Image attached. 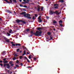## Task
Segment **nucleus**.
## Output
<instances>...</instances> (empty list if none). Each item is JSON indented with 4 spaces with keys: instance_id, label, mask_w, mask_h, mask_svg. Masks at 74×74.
<instances>
[{
    "instance_id": "39448f33",
    "label": "nucleus",
    "mask_w": 74,
    "mask_h": 74,
    "mask_svg": "<svg viewBox=\"0 0 74 74\" xmlns=\"http://www.w3.org/2000/svg\"><path fill=\"white\" fill-rule=\"evenodd\" d=\"M54 6H55L54 8L55 9H57L58 8V7H59V5L58 4H54Z\"/></svg>"
},
{
    "instance_id": "9b49d317",
    "label": "nucleus",
    "mask_w": 74,
    "mask_h": 74,
    "mask_svg": "<svg viewBox=\"0 0 74 74\" xmlns=\"http://www.w3.org/2000/svg\"><path fill=\"white\" fill-rule=\"evenodd\" d=\"M37 29L39 31L40 30H42L43 29V28H42L40 27H38L37 28Z\"/></svg>"
},
{
    "instance_id": "ddd939ff",
    "label": "nucleus",
    "mask_w": 74,
    "mask_h": 74,
    "mask_svg": "<svg viewBox=\"0 0 74 74\" xmlns=\"http://www.w3.org/2000/svg\"><path fill=\"white\" fill-rule=\"evenodd\" d=\"M21 44L20 43H16V47H17L18 46H20Z\"/></svg>"
},
{
    "instance_id": "c756f323",
    "label": "nucleus",
    "mask_w": 74,
    "mask_h": 74,
    "mask_svg": "<svg viewBox=\"0 0 74 74\" xmlns=\"http://www.w3.org/2000/svg\"><path fill=\"white\" fill-rule=\"evenodd\" d=\"M13 1L14 3H16L17 1L16 0H13Z\"/></svg>"
},
{
    "instance_id": "f3484780",
    "label": "nucleus",
    "mask_w": 74,
    "mask_h": 74,
    "mask_svg": "<svg viewBox=\"0 0 74 74\" xmlns=\"http://www.w3.org/2000/svg\"><path fill=\"white\" fill-rule=\"evenodd\" d=\"M5 51H2V52L1 53V55H5Z\"/></svg>"
},
{
    "instance_id": "4468645a",
    "label": "nucleus",
    "mask_w": 74,
    "mask_h": 74,
    "mask_svg": "<svg viewBox=\"0 0 74 74\" xmlns=\"http://www.w3.org/2000/svg\"><path fill=\"white\" fill-rule=\"evenodd\" d=\"M30 29H25V31H24V32H28L29 31Z\"/></svg>"
},
{
    "instance_id": "a211bd4d",
    "label": "nucleus",
    "mask_w": 74,
    "mask_h": 74,
    "mask_svg": "<svg viewBox=\"0 0 74 74\" xmlns=\"http://www.w3.org/2000/svg\"><path fill=\"white\" fill-rule=\"evenodd\" d=\"M23 54L22 55V56H23L25 55V54H26L25 53V51L24 50V52H23Z\"/></svg>"
},
{
    "instance_id": "473e14b6",
    "label": "nucleus",
    "mask_w": 74,
    "mask_h": 74,
    "mask_svg": "<svg viewBox=\"0 0 74 74\" xmlns=\"http://www.w3.org/2000/svg\"><path fill=\"white\" fill-rule=\"evenodd\" d=\"M20 51V49H17V52H19V51Z\"/></svg>"
},
{
    "instance_id": "a18cd8bd",
    "label": "nucleus",
    "mask_w": 74,
    "mask_h": 74,
    "mask_svg": "<svg viewBox=\"0 0 74 74\" xmlns=\"http://www.w3.org/2000/svg\"><path fill=\"white\" fill-rule=\"evenodd\" d=\"M59 22L60 23H62V21L61 20H60V21H59Z\"/></svg>"
},
{
    "instance_id": "4d7b16f0",
    "label": "nucleus",
    "mask_w": 74,
    "mask_h": 74,
    "mask_svg": "<svg viewBox=\"0 0 74 74\" xmlns=\"http://www.w3.org/2000/svg\"><path fill=\"white\" fill-rule=\"evenodd\" d=\"M60 26H61L62 27H63V25H62V24H60Z\"/></svg>"
},
{
    "instance_id": "603ef678",
    "label": "nucleus",
    "mask_w": 74,
    "mask_h": 74,
    "mask_svg": "<svg viewBox=\"0 0 74 74\" xmlns=\"http://www.w3.org/2000/svg\"><path fill=\"white\" fill-rule=\"evenodd\" d=\"M24 58H25L26 60L28 59L26 57H24Z\"/></svg>"
},
{
    "instance_id": "680f3d73",
    "label": "nucleus",
    "mask_w": 74,
    "mask_h": 74,
    "mask_svg": "<svg viewBox=\"0 0 74 74\" xmlns=\"http://www.w3.org/2000/svg\"><path fill=\"white\" fill-rule=\"evenodd\" d=\"M23 1L26 2V0H23Z\"/></svg>"
},
{
    "instance_id": "cd10ccee",
    "label": "nucleus",
    "mask_w": 74,
    "mask_h": 74,
    "mask_svg": "<svg viewBox=\"0 0 74 74\" xmlns=\"http://www.w3.org/2000/svg\"><path fill=\"white\" fill-rule=\"evenodd\" d=\"M23 58V56H20L19 57V59H22Z\"/></svg>"
},
{
    "instance_id": "393cba45",
    "label": "nucleus",
    "mask_w": 74,
    "mask_h": 74,
    "mask_svg": "<svg viewBox=\"0 0 74 74\" xmlns=\"http://www.w3.org/2000/svg\"><path fill=\"white\" fill-rule=\"evenodd\" d=\"M16 60V57H14L13 58H12V60Z\"/></svg>"
},
{
    "instance_id": "a878e982",
    "label": "nucleus",
    "mask_w": 74,
    "mask_h": 74,
    "mask_svg": "<svg viewBox=\"0 0 74 74\" xmlns=\"http://www.w3.org/2000/svg\"><path fill=\"white\" fill-rule=\"evenodd\" d=\"M9 63L10 64H12V61H10Z\"/></svg>"
},
{
    "instance_id": "7c9ffc66",
    "label": "nucleus",
    "mask_w": 74,
    "mask_h": 74,
    "mask_svg": "<svg viewBox=\"0 0 74 74\" xmlns=\"http://www.w3.org/2000/svg\"><path fill=\"white\" fill-rule=\"evenodd\" d=\"M41 11H43V8L42 7L41 8Z\"/></svg>"
},
{
    "instance_id": "20e7f679",
    "label": "nucleus",
    "mask_w": 74,
    "mask_h": 74,
    "mask_svg": "<svg viewBox=\"0 0 74 74\" xmlns=\"http://www.w3.org/2000/svg\"><path fill=\"white\" fill-rule=\"evenodd\" d=\"M26 12H22V13H19V14H24V16H25V17H27L28 16L27 15V14H26Z\"/></svg>"
},
{
    "instance_id": "f03ea898",
    "label": "nucleus",
    "mask_w": 74,
    "mask_h": 74,
    "mask_svg": "<svg viewBox=\"0 0 74 74\" xmlns=\"http://www.w3.org/2000/svg\"><path fill=\"white\" fill-rule=\"evenodd\" d=\"M6 66H7L6 67L8 69H10V68L11 67L9 65V63L3 64V66L4 67Z\"/></svg>"
},
{
    "instance_id": "49530a36",
    "label": "nucleus",
    "mask_w": 74,
    "mask_h": 74,
    "mask_svg": "<svg viewBox=\"0 0 74 74\" xmlns=\"http://www.w3.org/2000/svg\"><path fill=\"white\" fill-rule=\"evenodd\" d=\"M16 67H19V65H16Z\"/></svg>"
},
{
    "instance_id": "1a4fd4ad",
    "label": "nucleus",
    "mask_w": 74,
    "mask_h": 74,
    "mask_svg": "<svg viewBox=\"0 0 74 74\" xmlns=\"http://www.w3.org/2000/svg\"><path fill=\"white\" fill-rule=\"evenodd\" d=\"M10 2L8 1V2H6V3H9V4H14V3H12V0H10Z\"/></svg>"
},
{
    "instance_id": "864d4df0",
    "label": "nucleus",
    "mask_w": 74,
    "mask_h": 74,
    "mask_svg": "<svg viewBox=\"0 0 74 74\" xmlns=\"http://www.w3.org/2000/svg\"><path fill=\"white\" fill-rule=\"evenodd\" d=\"M27 62H30L29 61V60H28V59H27Z\"/></svg>"
},
{
    "instance_id": "c9c22d12",
    "label": "nucleus",
    "mask_w": 74,
    "mask_h": 74,
    "mask_svg": "<svg viewBox=\"0 0 74 74\" xmlns=\"http://www.w3.org/2000/svg\"><path fill=\"white\" fill-rule=\"evenodd\" d=\"M8 0H4V1L6 2L9 3V1H8Z\"/></svg>"
},
{
    "instance_id": "f704fd0d",
    "label": "nucleus",
    "mask_w": 74,
    "mask_h": 74,
    "mask_svg": "<svg viewBox=\"0 0 74 74\" xmlns=\"http://www.w3.org/2000/svg\"><path fill=\"white\" fill-rule=\"evenodd\" d=\"M34 60L35 61H36V58L35 57L34 58Z\"/></svg>"
},
{
    "instance_id": "13d9d810",
    "label": "nucleus",
    "mask_w": 74,
    "mask_h": 74,
    "mask_svg": "<svg viewBox=\"0 0 74 74\" xmlns=\"http://www.w3.org/2000/svg\"><path fill=\"white\" fill-rule=\"evenodd\" d=\"M11 43L12 44H13L14 43V42H11Z\"/></svg>"
},
{
    "instance_id": "69168bd1",
    "label": "nucleus",
    "mask_w": 74,
    "mask_h": 74,
    "mask_svg": "<svg viewBox=\"0 0 74 74\" xmlns=\"http://www.w3.org/2000/svg\"><path fill=\"white\" fill-rule=\"evenodd\" d=\"M47 38V39H48V40L49 39V38Z\"/></svg>"
},
{
    "instance_id": "e2e57ef3",
    "label": "nucleus",
    "mask_w": 74,
    "mask_h": 74,
    "mask_svg": "<svg viewBox=\"0 0 74 74\" xmlns=\"http://www.w3.org/2000/svg\"><path fill=\"white\" fill-rule=\"evenodd\" d=\"M53 30H54V31H55L56 29L55 28H53Z\"/></svg>"
},
{
    "instance_id": "412c9836",
    "label": "nucleus",
    "mask_w": 74,
    "mask_h": 74,
    "mask_svg": "<svg viewBox=\"0 0 74 74\" xmlns=\"http://www.w3.org/2000/svg\"><path fill=\"white\" fill-rule=\"evenodd\" d=\"M14 55V57H18V56L17 55V53H14V54H13Z\"/></svg>"
},
{
    "instance_id": "f8f14e48",
    "label": "nucleus",
    "mask_w": 74,
    "mask_h": 74,
    "mask_svg": "<svg viewBox=\"0 0 74 74\" xmlns=\"http://www.w3.org/2000/svg\"><path fill=\"white\" fill-rule=\"evenodd\" d=\"M3 62L4 64L7 63H8V61L7 60L3 61Z\"/></svg>"
},
{
    "instance_id": "79ce46f5",
    "label": "nucleus",
    "mask_w": 74,
    "mask_h": 74,
    "mask_svg": "<svg viewBox=\"0 0 74 74\" xmlns=\"http://www.w3.org/2000/svg\"><path fill=\"white\" fill-rule=\"evenodd\" d=\"M34 15H35V17H37L38 16V15L37 14H35Z\"/></svg>"
},
{
    "instance_id": "3c124183",
    "label": "nucleus",
    "mask_w": 74,
    "mask_h": 74,
    "mask_svg": "<svg viewBox=\"0 0 74 74\" xmlns=\"http://www.w3.org/2000/svg\"><path fill=\"white\" fill-rule=\"evenodd\" d=\"M18 62H19V60H16V63H18Z\"/></svg>"
},
{
    "instance_id": "72a5a7b5",
    "label": "nucleus",
    "mask_w": 74,
    "mask_h": 74,
    "mask_svg": "<svg viewBox=\"0 0 74 74\" xmlns=\"http://www.w3.org/2000/svg\"><path fill=\"white\" fill-rule=\"evenodd\" d=\"M7 34L8 35V36H10V34L9 33H7Z\"/></svg>"
},
{
    "instance_id": "6ab92c4d",
    "label": "nucleus",
    "mask_w": 74,
    "mask_h": 74,
    "mask_svg": "<svg viewBox=\"0 0 74 74\" xmlns=\"http://www.w3.org/2000/svg\"><path fill=\"white\" fill-rule=\"evenodd\" d=\"M50 39H49V41H50L53 39V37L52 36H50Z\"/></svg>"
},
{
    "instance_id": "423d86ee",
    "label": "nucleus",
    "mask_w": 74,
    "mask_h": 74,
    "mask_svg": "<svg viewBox=\"0 0 74 74\" xmlns=\"http://www.w3.org/2000/svg\"><path fill=\"white\" fill-rule=\"evenodd\" d=\"M41 16H40L38 17V19L39 20L38 21V22H39V23H41L42 22V21L41 18Z\"/></svg>"
},
{
    "instance_id": "338daca9",
    "label": "nucleus",
    "mask_w": 74,
    "mask_h": 74,
    "mask_svg": "<svg viewBox=\"0 0 74 74\" xmlns=\"http://www.w3.org/2000/svg\"><path fill=\"white\" fill-rule=\"evenodd\" d=\"M27 54H29V52H27Z\"/></svg>"
},
{
    "instance_id": "0eeeda50",
    "label": "nucleus",
    "mask_w": 74,
    "mask_h": 74,
    "mask_svg": "<svg viewBox=\"0 0 74 74\" xmlns=\"http://www.w3.org/2000/svg\"><path fill=\"white\" fill-rule=\"evenodd\" d=\"M28 3H29V1H26L25 2H21V3H22L23 5H25L26 4H28Z\"/></svg>"
},
{
    "instance_id": "ea45409f",
    "label": "nucleus",
    "mask_w": 74,
    "mask_h": 74,
    "mask_svg": "<svg viewBox=\"0 0 74 74\" xmlns=\"http://www.w3.org/2000/svg\"><path fill=\"white\" fill-rule=\"evenodd\" d=\"M19 65H21V66H23V64L22 63H21L20 64H19Z\"/></svg>"
},
{
    "instance_id": "dca6fc26",
    "label": "nucleus",
    "mask_w": 74,
    "mask_h": 74,
    "mask_svg": "<svg viewBox=\"0 0 74 74\" xmlns=\"http://www.w3.org/2000/svg\"><path fill=\"white\" fill-rule=\"evenodd\" d=\"M6 12L9 13H12V12L10 11V10H6Z\"/></svg>"
},
{
    "instance_id": "58836bf2",
    "label": "nucleus",
    "mask_w": 74,
    "mask_h": 74,
    "mask_svg": "<svg viewBox=\"0 0 74 74\" xmlns=\"http://www.w3.org/2000/svg\"><path fill=\"white\" fill-rule=\"evenodd\" d=\"M28 58H29V59H31V56H30V55L29 56H28Z\"/></svg>"
},
{
    "instance_id": "6e6552de",
    "label": "nucleus",
    "mask_w": 74,
    "mask_h": 74,
    "mask_svg": "<svg viewBox=\"0 0 74 74\" xmlns=\"http://www.w3.org/2000/svg\"><path fill=\"white\" fill-rule=\"evenodd\" d=\"M4 40H5V41L6 42H10V41L9 39L7 38H4Z\"/></svg>"
},
{
    "instance_id": "8fccbe9b",
    "label": "nucleus",
    "mask_w": 74,
    "mask_h": 74,
    "mask_svg": "<svg viewBox=\"0 0 74 74\" xmlns=\"http://www.w3.org/2000/svg\"><path fill=\"white\" fill-rule=\"evenodd\" d=\"M27 68H31V67L30 66H28V67H27Z\"/></svg>"
},
{
    "instance_id": "5701e85b",
    "label": "nucleus",
    "mask_w": 74,
    "mask_h": 74,
    "mask_svg": "<svg viewBox=\"0 0 74 74\" xmlns=\"http://www.w3.org/2000/svg\"><path fill=\"white\" fill-rule=\"evenodd\" d=\"M53 23L55 24V23H56L57 22L55 20H54V21H53Z\"/></svg>"
},
{
    "instance_id": "f257e3e1",
    "label": "nucleus",
    "mask_w": 74,
    "mask_h": 74,
    "mask_svg": "<svg viewBox=\"0 0 74 74\" xmlns=\"http://www.w3.org/2000/svg\"><path fill=\"white\" fill-rule=\"evenodd\" d=\"M42 31L39 30V31H36V32L34 33L33 31H31L30 32L31 35H29L28 37H32V36L34 35L35 36H41V34H42Z\"/></svg>"
},
{
    "instance_id": "2eb2a0df",
    "label": "nucleus",
    "mask_w": 74,
    "mask_h": 74,
    "mask_svg": "<svg viewBox=\"0 0 74 74\" xmlns=\"http://www.w3.org/2000/svg\"><path fill=\"white\" fill-rule=\"evenodd\" d=\"M25 9H21V11L22 12H24V11H26L27 10Z\"/></svg>"
},
{
    "instance_id": "774afa93",
    "label": "nucleus",
    "mask_w": 74,
    "mask_h": 74,
    "mask_svg": "<svg viewBox=\"0 0 74 74\" xmlns=\"http://www.w3.org/2000/svg\"><path fill=\"white\" fill-rule=\"evenodd\" d=\"M55 12H56V13H57L58 12V11H56Z\"/></svg>"
},
{
    "instance_id": "6e6d98bb",
    "label": "nucleus",
    "mask_w": 74,
    "mask_h": 74,
    "mask_svg": "<svg viewBox=\"0 0 74 74\" xmlns=\"http://www.w3.org/2000/svg\"><path fill=\"white\" fill-rule=\"evenodd\" d=\"M0 65L1 66H2L3 65V64H0Z\"/></svg>"
},
{
    "instance_id": "c03bdc74",
    "label": "nucleus",
    "mask_w": 74,
    "mask_h": 74,
    "mask_svg": "<svg viewBox=\"0 0 74 74\" xmlns=\"http://www.w3.org/2000/svg\"><path fill=\"white\" fill-rule=\"evenodd\" d=\"M27 15H28V16H31V15L30 14H27Z\"/></svg>"
},
{
    "instance_id": "2f4dec72",
    "label": "nucleus",
    "mask_w": 74,
    "mask_h": 74,
    "mask_svg": "<svg viewBox=\"0 0 74 74\" xmlns=\"http://www.w3.org/2000/svg\"><path fill=\"white\" fill-rule=\"evenodd\" d=\"M16 45H15V44H12V46H14V47H15V46H15Z\"/></svg>"
},
{
    "instance_id": "aec40b11",
    "label": "nucleus",
    "mask_w": 74,
    "mask_h": 74,
    "mask_svg": "<svg viewBox=\"0 0 74 74\" xmlns=\"http://www.w3.org/2000/svg\"><path fill=\"white\" fill-rule=\"evenodd\" d=\"M40 7H38V8H37V11H38V12H39L40 11Z\"/></svg>"
},
{
    "instance_id": "09e8293b",
    "label": "nucleus",
    "mask_w": 74,
    "mask_h": 74,
    "mask_svg": "<svg viewBox=\"0 0 74 74\" xmlns=\"http://www.w3.org/2000/svg\"><path fill=\"white\" fill-rule=\"evenodd\" d=\"M9 33L12 34L13 33H12V31H9Z\"/></svg>"
},
{
    "instance_id": "4be33fe9",
    "label": "nucleus",
    "mask_w": 74,
    "mask_h": 74,
    "mask_svg": "<svg viewBox=\"0 0 74 74\" xmlns=\"http://www.w3.org/2000/svg\"><path fill=\"white\" fill-rule=\"evenodd\" d=\"M59 1H60V2L62 3L64 2V0H59Z\"/></svg>"
},
{
    "instance_id": "e433bc0d",
    "label": "nucleus",
    "mask_w": 74,
    "mask_h": 74,
    "mask_svg": "<svg viewBox=\"0 0 74 74\" xmlns=\"http://www.w3.org/2000/svg\"><path fill=\"white\" fill-rule=\"evenodd\" d=\"M32 19H34V20H35V19H36V18H35V17H34V16H33Z\"/></svg>"
},
{
    "instance_id": "4c0bfd02",
    "label": "nucleus",
    "mask_w": 74,
    "mask_h": 74,
    "mask_svg": "<svg viewBox=\"0 0 74 74\" xmlns=\"http://www.w3.org/2000/svg\"><path fill=\"white\" fill-rule=\"evenodd\" d=\"M49 17H48V16H46V18L47 19H49Z\"/></svg>"
},
{
    "instance_id": "de8ad7c7",
    "label": "nucleus",
    "mask_w": 74,
    "mask_h": 74,
    "mask_svg": "<svg viewBox=\"0 0 74 74\" xmlns=\"http://www.w3.org/2000/svg\"><path fill=\"white\" fill-rule=\"evenodd\" d=\"M6 60V58H5L3 59V61H5Z\"/></svg>"
},
{
    "instance_id": "0e129e2a",
    "label": "nucleus",
    "mask_w": 74,
    "mask_h": 74,
    "mask_svg": "<svg viewBox=\"0 0 74 74\" xmlns=\"http://www.w3.org/2000/svg\"><path fill=\"white\" fill-rule=\"evenodd\" d=\"M22 8H18V9L19 10H22Z\"/></svg>"
},
{
    "instance_id": "c85d7f7f",
    "label": "nucleus",
    "mask_w": 74,
    "mask_h": 74,
    "mask_svg": "<svg viewBox=\"0 0 74 74\" xmlns=\"http://www.w3.org/2000/svg\"><path fill=\"white\" fill-rule=\"evenodd\" d=\"M23 7L25 8H27V6L25 5H23Z\"/></svg>"
},
{
    "instance_id": "052dcab7",
    "label": "nucleus",
    "mask_w": 74,
    "mask_h": 74,
    "mask_svg": "<svg viewBox=\"0 0 74 74\" xmlns=\"http://www.w3.org/2000/svg\"><path fill=\"white\" fill-rule=\"evenodd\" d=\"M19 52L20 53H22V50H20L19 51Z\"/></svg>"
},
{
    "instance_id": "b1692460",
    "label": "nucleus",
    "mask_w": 74,
    "mask_h": 74,
    "mask_svg": "<svg viewBox=\"0 0 74 74\" xmlns=\"http://www.w3.org/2000/svg\"><path fill=\"white\" fill-rule=\"evenodd\" d=\"M31 17H30L29 16H28V17H27V19H31L32 18Z\"/></svg>"
},
{
    "instance_id": "bf43d9fd",
    "label": "nucleus",
    "mask_w": 74,
    "mask_h": 74,
    "mask_svg": "<svg viewBox=\"0 0 74 74\" xmlns=\"http://www.w3.org/2000/svg\"><path fill=\"white\" fill-rule=\"evenodd\" d=\"M3 62V61H1L0 60V63H2Z\"/></svg>"
},
{
    "instance_id": "a19ab883",
    "label": "nucleus",
    "mask_w": 74,
    "mask_h": 74,
    "mask_svg": "<svg viewBox=\"0 0 74 74\" xmlns=\"http://www.w3.org/2000/svg\"><path fill=\"white\" fill-rule=\"evenodd\" d=\"M42 13H40L39 14V15L42 16Z\"/></svg>"
},
{
    "instance_id": "bb28decb",
    "label": "nucleus",
    "mask_w": 74,
    "mask_h": 74,
    "mask_svg": "<svg viewBox=\"0 0 74 74\" xmlns=\"http://www.w3.org/2000/svg\"><path fill=\"white\" fill-rule=\"evenodd\" d=\"M51 34V33L50 32H48V33H47V34L48 35H50Z\"/></svg>"
},
{
    "instance_id": "7ed1b4c3",
    "label": "nucleus",
    "mask_w": 74,
    "mask_h": 74,
    "mask_svg": "<svg viewBox=\"0 0 74 74\" xmlns=\"http://www.w3.org/2000/svg\"><path fill=\"white\" fill-rule=\"evenodd\" d=\"M16 21L18 23L21 22H22L23 23H24L25 24V23H26V22L25 21L17 19V20H16Z\"/></svg>"
},
{
    "instance_id": "5fc2aeb1",
    "label": "nucleus",
    "mask_w": 74,
    "mask_h": 74,
    "mask_svg": "<svg viewBox=\"0 0 74 74\" xmlns=\"http://www.w3.org/2000/svg\"><path fill=\"white\" fill-rule=\"evenodd\" d=\"M14 65V64H11V66H13Z\"/></svg>"
},
{
    "instance_id": "9d476101",
    "label": "nucleus",
    "mask_w": 74,
    "mask_h": 74,
    "mask_svg": "<svg viewBox=\"0 0 74 74\" xmlns=\"http://www.w3.org/2000/svg\"><path fill=\"white\" fill-rule=\"evenodd\" d=\"M50 12L49 13L50 15H52L53 14V12L52 11L50 10Z\"/></svg>"
},
{
    "instance_id": "37998d69",
    "label": "nucleus",
    "mask_w": 74,
    "mask_h": 74,
    "mask_svg": "<svg viewBox=\"0 0 74 74\" xmlns=\"http://www.w3.org/2000/svg\"><path fill=\"white\" fill-rule=\"evenodd\" d=\"M19 5L20 6V7H23V5H21V4H19Z\"/></svg>"
}]
</instances>
